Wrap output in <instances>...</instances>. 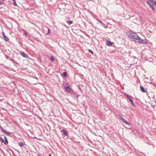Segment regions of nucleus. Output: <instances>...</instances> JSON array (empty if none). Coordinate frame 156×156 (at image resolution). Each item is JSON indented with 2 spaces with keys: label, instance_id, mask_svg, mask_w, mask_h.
<instances>
[{
  "label": "nucleus",
  "instance_id": "obj_1",
  "mask_svg": "<svg viewBox=\"0 0 156 156\" xmlns=\"http://www.w3.org/2000/svg\"><path fill=\"white\" fill-rule=\"evenodd\" d=\"M138 43H141L144 44H148V42L147 40H144L141 39L140 41H138Z\"/></svg>",
  "mask_w": 156,
  "mask_h": 156
},
{
  "label": "nucleus",
  "instance_id": "obj_2",
  "mask_svg": "<svg viewBox=\"0 0 156 156\" xmlns=\"http://www.w3.org/2000/svg\"><path fill=\"white\" fill-rule=\"evenodd\" d=\"M61 131L62 133H63V134H62V136L63 137H65L68 135V133L67 131L66 130L62 129L61 130Z\"/></svg>",
  "mask_w": 156,
  "mask_h": 156
},
{
  "label": "nucleus",
  "instance_id": "obj_3",
  "mask_svg": "<svg viewBox=\"0 0 156 156\" xmlns=\"http://www.w3.org/2000/svg\"><path fill=\"white\" fill-rule=\"evenodd\" d=\"M126 96L128 98L130 101L131 102L132 105H133L134 107H136V106L134 103L133 100L129 96L128 94H127L126 95Z\"/></svg>",
  "mask_w": 156,
  "mask_h": 156
},
{
  "label": "nucleus",
  "instance_id": "obj_4",
  "mask_svg": "<svg viewBox=\"0 0 156 156\" xmlns=\"http://www.w3.org/2000/svg\"><path fill=\"white\" fill-rule=\"evenodd\" d=\"M20 53L21 55L23 56V57L26 58H28V56L27 55L25 52H20Z\"/></svg>",
  "mask_w": 156,
  "mask_h": 156
},
{
  "label": "nucleus",
  "instance_id": "obj_5",
  "mask_svg": "<svg viewBox=\"0 0 156 156\" xmlns=\"http://www.w3.org/2000/svg\"><path fill=\"white\" fill-rule=\"evenodd\" d=\"M64 87L65 88L66 90V92H70L71 91L70 88L69 86H66V85H65L64 86Z\"/></svg>",
  "mask_w": 156,
  "mask_h": 156
},
{
  "label": "nucleus",
  "instance_id": "obj_6",
  "mask_svg": "<svg viewBox=\"0 0 156 156\" xmlns=\"http://www.w3.org/2000/svg\"><path fill=\"white\" fill-rule=\"evenodd\" d=\"M120 119L122 121L125 123V124H126L127 125H129L130 124V123L129 122H128L125 119H124L122 117H120Z\"/></svg>",
  "mask_w": 156,
  "mask_h": 156
},
{
  "label": "nucleus",
  "instance_id": "obj_7",
  "mask_svg": "<svg viewBox=\"0 0 156 156\" xmlns=\"http://www.w3.org/2000/svg\"><path fill=\"white\" fill-rule=\"evenodd\" d=\"M149 5L151 8L153 10H154V5L151 4L149 1H147L146 2Z\"/></svg>",
  "mask_w": 156,
  "mask_h": 156
},
{
  "label": "nucleus",
  "instance_id": "obj_8",
  "mask_svg": "<svg viewBox=\"0 0 156 156\" xmlns=\"http://www.w3.org/2000/svg\"><path fill=\"white\" fill-rule=\"evenodd\" d=\"M106 44L107 45L109 46H112L113 44L112 43L109 41H107Z\"/></svg>",
  "mask_w": 156,
  "mask_h": 156
},
{
  "label": "nucleus",
  "instance_id": "obj_9",
  "mask_svg": "<svg viewBox=\"0 0 156 156\" xmlns=\"http://www.w3.org/2000/svg\"><path fill=\"white\" fill-rule=\"evenodd\" d=\"M137 37V35L136 33H133L132 39H134V41L136 40V37Z\"/></svg>",
  "mask_w": 156,
  "mask_h": 156
},
{
  "label": "nucleus",
  "instance_id": "obj_10",
  "mask_svg": "<svg viewBox=\"0 0 156 156\" xmlns=\"http://www.w3.org/2000/svg\"><path fill=\"white\" fill-rule=\"evenodd\" d=\"M140 90L141 91L144 93H145L146 92L145 88L143 86H140Z\"/></svg>",
  "mask_w": 156,
  "mask_h": 156
},
{
  "label": "nucleus",
  "instance_id": "obj_11",
  "mask_svg": "<svg viewBox=\"0 0 156 156\" xmlns=\"http://www.w3.org/2000/svg\"><path fill=\"white\" fill-rule=\"evenodd\" d=\"M4 39L6 41H8L9 40V38L6 36L5 35H4V36L3 37Z\"/></svg>",
  "mask_w": 156,
  "mask_h": 156
},
{
  "label": "nucleus",
  "instance_id": "obj_12",
  "mask_svg": "<svg viewBox=\"0 0 156 156\" xmlns=\"http://www.w3.org/2000/svg\"><path fill=\"white\" fill-rule=\"evenodd\" d=\"M141 39V38L137 35V37H136V40H135V41L136 42H138V41H140Z\"/></svg>",
  "mask_w": 156,
  "mask_h": 156
},
{
  "label": "nucleus",
  "instance_id": "obj_13",
  "mask_svg": "<svg viewBox=\"0 0 156 156\" xmlns=\"http://www.w3.org/2000/svg\"><path fill=\"white\" fill-rule=\"evenodd\" d=\"M0 128L2 132L4 133H7V132L1 126H0Z\"/></svg>",
  "mask_w": 156,
  "mask_h": 156
},
{
  "label": "nucleus",
  "instance_id": "obj_14",
  "mask_svg": "<svg viewBox=\"0 0 156 156\" xmlns=\"http://www.w3.org/2000/svg\"><path fill=\"white\" fill-rule=\"evenodd\" d=\"M133 33H129L128 34V36L131 38H132V35H133Z\"/></svg>",
  "mask_w": 156,
  "mask_h": 156
},
{
  "label": "nucleus",
  "instance_id": "obj_15",
  "mask_svg": "<svg viewBox=\"0 0 156 156\" xmlns=\"http://www.w3.org/2000/svg\"><path fill=\"white\" fill-rule=\"evenodd\" d=\"M5 144L7 145L8 143V142L7 140H5V141L4 140V141L3 142Z\"/></svg>",
  "mask_w": 156,
  "mask_h": 156
},
{
  "label": "nucleus",
  "instance_id": "obj_16",
  "mask_svg": "<svg viewBox=\"0 0 156 156\" xmlns=\"http://www.w3.org/2000/svg\"><path fill=\"white\" fill-rule=\"evenodd\" d=\"M19 145L21 147L24 146L23 143L21 142H20L19 143Z\"/></svg>",
  "mask_w": 156,
  "mask_h": 156
},
{
  "label": "nucleus",
  "instance_id": "obj_17",
  "mask_svg": "<svg viewBox=\"0 0 156 156\" xmlns=\"http://www.w3.org/2000/svg\"><path fill=\"white\" fill-rule=\"evenodd\" d=\"M67 23L69 25H70L73 23V21H67Z\"/></svg>",
  "mask_w": 156,
  "mask_h": 156
},
{
  "label": "nucleus",
  "instance_id": "obj_18",
  "mask_svg": "<svg viewBox=\"0 0 156 156\" xmlns=\"http://www.w3.org/2000/svg\"><path fill=\"white\" fill-rule=\"evenodd\" d=\"M63 76H67V73L66 72H64L62 73Z\"/></svg>",
  "mask_w": 156,
  "mask_h": 156
},
{
  "label": "nucleus",
  "instance_id": "obj_19",
  "mask_svg": "<svg viewBox=\"0 0 156 156\" xmlns=\"http://www.w3.org/2000/svg\"><path fill=\"white\" fill-rule=\"evenodd\" d=\"M13 4L15 6H17V4H16V1L15 0H14L13 1Z\"/></svg>",
  "mask_w": 156,
  "mask_h": 156
},
{
  "label": "nucleus",
  "instance_id": "obj_20",
  "mask_svg": "<svg viewBox=\"0 0 156 156\" xmlns=\"http://www.w3.org/2000/svg\"><path fill=\"white\" fill-rule=\"evenodd\" d=\"M50 59L51 61H53L54 60V57L53 56H51L50 58Z\"/></svg>",
  "mask_w": 156,
  "mask_h": 156
},
{
  "label": "nucleus",
  "instance_id": "obj_21",
  "mask_svg": "<svg viewBox=\"0 0 156 156\" xmlns=\"http://www.w3.org/2000/svg\"><path fill=\"white\" fill-rule=\"evenodd\" d=\"M88 51L90 52V53H91V54L92 55L94 54V52H93L91 51L90 50V49H88Z\"/></svg>",
  "mask_w": 156,
  "mask_h": 156
},
{
  "label": "nucleus",
  "instance_id": "obj_22",
  "mask_svg": "<svg viewBox=\"0 0 156 156\" xmlns=\"http://www.w3.org/2000/svg\"><path fill=\"white\" fill-rule=\"evenodd\" d=\"M48 32L46 34L47 35H48V34H49V33H50V30H49V28H48Z\"/></svg>",
  "mask_w": 156,
  "mask_h": 156
},
{
  "label": "nucleus",
  "instance_id": "obj_23",
  "mask_svg": "<svg viewBox=\"0 0 156 156\" xmlns=\"http://www.w3.org/2000/svg\"><path fill=\"white\" fill-rule=\"evenodd\" d=\"M0 141H2V142L4 141V140L1 137H0Z\"/></svg>",
  "mask_w": 156,
  "mask_h": 156
},
{
  "label": "nucleus",
  "instance_id": "obj_24",
  "mask_svg": "<svg viewBox=\"0 0 156 156\" xmlns=\"http://www.w3.org/2000/svg\"><path fill=\"white\" fill-rule=\"evenodd\" d=\"M149 1L151 2V3H154V2H155V1L154 0H149Z\"/></svg>",
  "mask_w": 156,
  "mask_h": 156
},
{
  "label": "nucleus",
  "instance_id": "obj_25",
  "mask_svg": "<svg viewBox=\"0 0 156 156\" xmlns=\"http://www.w3.org/2000/svg\"><path fill=\"white\" fill-rule=\"evenodd\" d=\"M24 34H25L27 36V35L28 34L27 33V32L26 31H25L24 32Z\"/></svg>",
  "mask_w": 156,
  "mask_h": 156
},
{
  "label": "nucleus",
  "instance_id": "obj_26",
  "mask_svg": "<svg viewBox=\"0 0 156 156\" xmlns=\"http://www.w3.org/2000/svg\"><path fill=\"white\" fill-rule=\"evenodd\" d=\"M3 4V2H2L0 1V5H2Z\"/></svg>",
  "mask_w": 156,
  "mask_h": 156
},
{
  "label": "nucleus",
  "instance_id": "obj_27",
  "mask_svg": "<svg viewBox=\"0 0 156 156\" xmlns=\"http://www.w3.org/2000/svg\"><path fill=\"white\" fill-rule=\"evenodd\" d=\"M5 134H7V135H10V133L9 132H7V133H5Z\"/></svg>",
  "mask_w": 156,
  "mask_h": 156
},
{
  "label": "nucleus",
  "instance_id": "obj_28",
  "mask_svg": "<svg viewBox=\"0 0 156 156\" xmlns=\"http://www.w3.org/2000/svg\"><path fill=\"white\" fill-rule=\"evenodd\" d=\"M104 27L105 28H108V26L107 25H106V26H104Z\"/></svg>",
  "mask_w": 156,
  "mask_h": 156
},
{
  "label": "nucleus",
  "instance_id": "obj_29",
  "mask_svg": "<svg viewBox=\"0 0 156 156\" xmlns=\"http://www.w3.org/2000/svg\"><path fill=\"white\" fill-rule=\"evenodd\" d=\"M2 35H3V37H4V35H5V34L3 32H2Z\"/></svg>",
  "mask_w": 156,
  "mask_h": 156
},
{
  "label": "nucleus",
  "instance_id": "obj_30",
  "mask_svg": "<svg viewBox=\"0 0 156 156\" xmlns=\"http://www.w3.org/2000/svg\"><path fill=\"white\" fill-rule=\"evenodd\" d=\"M4 138L5 139V140H7V138L5 136H4Z\"/></svg>",
  "mask_w": 156,
  "mask_h": 156
},
{
  "label": "nucleus",
  "instance_id": "obj_31",
  "mask_svg": "<svg viewBox=\"0 0 156 156\" xmlns=\"http://www.w3.org/2000/svg\"><path fill=\"white\" fill-rule=\"evenodd\" d=\"M78 96H78V95H76V97L77 98H78Z\"/></svg>",
  "mask_w": 156,
  "mask_h": 156
},
{
  "label": "nucleus",
  "instance_id": "obj_32",
  "mask_svg": "<svg viewBox=\"0 0 156 156\" xmlns=\"http://www.w3.org/2000/svg\"><path fill=\"white\" fill-rule=\"evenodd\" d=\"M38 156H41V155L40 154H38Z\"/></svg>",
  "mask_w": 156,
  "mask_h": 156
},
{
  "label": "nucleus",
  "instance_id": "obj_33",
  "mask_svg": "<svg viewBox=\"0 0 156 156\" xmlns=\"http://www.w3.org/2000/svg\"><path fill=\"white\" fill-rule=\"evenodd\" d=\"M154 4L156 5V1L154 2Z\"/></svg>",
  "mask_w": 156,
  "mask_h": 156
},
{
  "label": "nucleus",
  "instance_id": "obj_34",
  "mask_svg": "<svg viewBox=\"0 0 156 156\" xmlns=\"http://www.w3.org/2000/svg\"><path fill=\"white\" fill-rule=\"evenodd\" d=\"M49 156H51V155L50 154H49Z\"/></svg>",
  "mask_w": 156,
  "mask_h": 156
},
{
  "label": "nucleus",
  "instance_id": "obj_35",
  "mask_svg": "<svg viewBox=\"0 0 156 156\" xmlns=\"http://www.w3.org/2000/svg\"><path fill=\"white\" fill-rule=\"evenodd\" d=\"M11 150V151L12 152H13V154H14V152H13V151L12 150Z\"/></svg>",
  "mask_w": 156,
  "mask_h": 156
}]
</instances>
